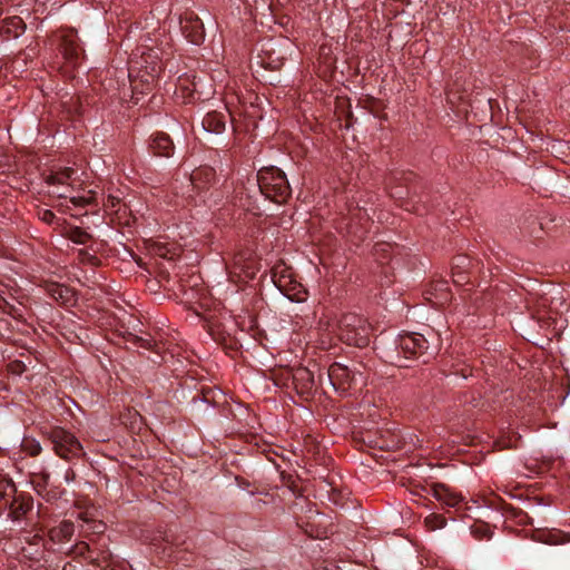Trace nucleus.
<instances>
[{
    "label": "nucleus",
    "instance_id": "obj_34",
    "mask_svg": "<svg viewBox=\"0 0 570 570\" xmlns=\"http://www.w3.org/2000/svg\"><path fill=\"white\" fill-rule=\"evenodd\" d=\"M154 252L159 257L167 258V259H173L174 255H176L175 253H171V250L167 244H160V243H156L154 245Z\"/></svg>",
    "mask_w": 570,
    "mask_h": 570
},
{
    "label": "nucleus",
    "instance_id": "obj_39",
    "mask_svg": "<svg viewBox=\"0 0 570 570\" xmlns=\"http://www.w3.org/2000/svg\"><path fill=\"white\" fill-rule=\"evenodd\" d=\"M90 529L94 532L100 533L104 531L105 524L102 522H92V525L90 527Z\"/></svg>",
    "mask_w": 570,
    "mask_h": 570
},
{
    "label": "nucleus",
    "instance_id": "obj_36",
    "mask_svg": "<svg viewBox=\"0 0 570 570\" xmlns=\"http://www.w3.org/2000/svg\"><path fill=\"white\" fill-rule=\"evenodd\" d=\"M39 217L42 222L47 224H52L56 219V215L53 214V212L49 209H43L42 212H40Z\"/></svg>",
    "mask_w": 570,
    "mask_h": 570
},
{
    "label": "nucleus",
    "instance_id": "obj_28",
    "mask_svg": "<svg viewBox=\"0 0 570 570\" xmlns=\"http://www.w3.org/2000/svg\"><path fill=\"white\" fill-rule=\"evenodd\" d=\"M471 533L474 538L479 539V540H483V539H491L492 537V531L489 527L488 523H483V522H478V523H474L473 525H471Z\"/></svg>",
    "mask_w": 570,
    "mask_h": 570
},
{
    "label": "nucleus",
    "instance_id": "obj_17",
    "mask_svg": "<svg viewBox=\"0 0 570 570\" xmlns=\"http://www.w3.org/2000/svg\"><path fill=\"white\" fill-rule=\"evenodd\" d=\"M288 271L289 267L287 266V299L296 303L305 302L307 298V291L302 284L292 278Z\"/></svg>",
    "mask_w": 570,
    "mask_h": 570
},
{
    "label": "nucleus",
    "instance_id": "obj_21",
    "mask_svg": "<svg viewBox=\"0 0 570 570\" xmlns=\"http://www.w3.org/2000/svg\"><path fill=\"white\" fill-rule=\"evenodd\" d=\"M16 492L14 483L0 476V511L7 510L9 501Z\"/></svg>",
    "mask_w": 570,
    "mask_h": 570
},
{
    "label": "nucleus",
    "instance_id": "obj_26",
    "mask_svg": "<svg viewBox=\"0 0 570 570\" xmlns=\"http://www.w3.org/2000/svg\"><path fill=\"white\" fill-rule=\"evenodd\" d=\"M286 482H287V490H289L293 495L298 500L294 503L293 507H291V509L293 510V513L296 514V508L297 507H303V504L306 503V499L304 498V495L299 492L297 485L295 484V481L292 479V475L287 472V479H286Z\"/></svg>",
    "mask_w": 570,
    "mask_h": 570
},
{
    "label": "nucleus",
    "instance_id": "obj_20",
    "mask_svg": "<svg viewBox=\"0 0 570 570\" xmlns=\"http://www.w3.org/2000/svg\"><path fill=\"white\" fill-rule=\"evenodd\" d=\"M72 552L76 556H81L88 558L91 562L99 563V561L107 562L110 558V553L107 551L101 552L100 556H94V551L90 549L88 543L86 542H78L73 548Z\"/></svg>",
    "mask_w": 570,
    "mask_h": 570
},
{
    "label": "nucleus",
    "instance_id": "obj_23",
    "mask_svg": "<svg viewBox=\"0 0 570 570\" xmlns=\"http://www.w3.org/2000/svg\"><path fill=\"white\" fill-rule=\"evenodd\" d=\"M500 510L502 511V513L504 515L514 519L520 524H530L531 523V518L525 512H523L522 510H520L518 508L512 507L511 504H509L507 502L502 501L500 503Z\"/></svg>",
    "mask_w": 570,
    "mask_h": 570
},
{
    "label": "nucleus",
    "instance_id": "obj_1",
    "mask_svg": "<svg viewBox=\"0 0 570 570\" xmlns=\"http://www.w3.org/2000/svg\"><path fill=\"white\" fill-rule=\"evenodd\" d=\"M371 327L362 316L348 313L338 321V337L347 345L363 348L370 343Z\"/></svg>",
    "mask_w": 570,
    "mask_h": 570
},
{
    "label": "nucleus",
    "instance_id": "obj_18",
    "mask_svg": "<svg viewBox=\"0 0 570 570\" xmlns=\"http://www.w3.org/2000/svg\"><path fill=\"white\" fill-rule=\"evenodd\" d=\"M433 492L436 500L443 502L449 507H458L462 501V497L460 494L452 492L444 484H435L433 488Z\"/></svg>",
    "mask_w": 570,
    "mask_h": 570
},
{
    "label": "nucleus",
    "instance_id": "obj_29",
    "mask_svg": "<svg viewBox=\"0 0 570 570\" xmlns=\"http://www.w3.org/2000/svg\"><path fill=\"white\" fill-rule=\"evenodd\" d=\"M285 266L282 264L275 265L272 269V281L281 293H285Z\"/></svg>",
    "mask_w": 570,
    "mask_h": 570
},
{
    "label": "nucleus",
    "instance_id": "obj_10",
    "mask_svg": "<svg viewBox=\"0 0 570 570\" xmlns=\"http://www.w3.org/2000/svg\"><path fill=\"white\" fill-rule=\"evenodd\" d=\"M216 181V174L214 168L208 166H202L199 168H196L190 174V183L193 187L198 190L203 191L208 189L212 185H214Z\"/></svg>",
    "mask_w": 570,
    "mask_h": 570
},
{
    "label": "nucleus",
    "instance_id": "obj_40",
    "mask_svg": "<svg viewBox=\"0 0 570 570\" xmlns=\"http://www.w3.org/2000/svg\"><path fill=\"white\" fill-rule=\"evenodd\" d=\"M65 481L66 482H70V481H73L75 478H76V473L72 469H68L65 473Z\"/></svg>",
    "mask_w": 570,
    "mask_h": 570
},
{
    "label": "nucleus",
    "instance_id": "obj_5",
    "mask_svg": "<svg viewBox=\"0 0 570 570\" xmlns=\"http://www.w3.org/2000/svg\"><path fill=\"white\" fill-rule=\"evenodd\" d=\"M429 341L423 334L406 333L395 341V352L399 366H405L402 360H415L428 354Z\"/></svg>",
    "mask_w": 570,
    "mask_h": 570
},
{
    "label": "nucleus",
    "instance_id": "obj_27",
    "mask_svg": "<svg viewBox=\"0 0 570 570\" xmlns=\"http://www.w3.org/2000/svg\"><path fill=\"white\" fill-rule=\"evenodd\" d=\"M67 237L77 244H87L91 236L80 227H72L67 232Z\"/></svg>",
    "mask_w": 570,
    "mask_h": 570
},
{
    "label": "nucleus",
    "instance_id": "obj_30",
    "mask_svg": "<svg viewBox=\"0 0 570 570\" xmlns=\"http://www.w3.org/2000/svg\"><path fill=\"white\" fill-rule=\"evenodd\" d=\"M425 524L430 530L442 529L446 524V519L443 515L432 513L425 518Z\"/></svg>",
    "mask_w": 570,
    "mask_h": 570
},
{
    "label": "nucleus",
    "instance_id": "obj_14",
    "mask_svg": "<svg viewBox=\"0 0 570 570\" xmlns=\"http://www.w3.org/2000/svg\"><path fill=\"white\" fill-rule=\"evenodd\" d=\"M532 539L544 544H561L568 541L566 534L557 529L535 530Z\"/></svg>",
    "mask_w": 570,
    "mask_h": 570
},
{
    "label": "nucleus",
    "instance_id": "obj_2",
    "mask_svg": "<svg viewBox=\"0 0 570 570\" xmlns=\"http://www.w3.org/2000/svg\"><path fill=\"white\" fill-rule=\"evenodd\" d=\"M148 58H151V55L142 57L145 62L148 65L141 67L131 65L129 68L128 77L130 79L132 98L136 102L139 100V95H146L154 90L161 70V66L158 62H148Z\"/></svg>",
    "mask_w": 570,
    "mask_h": 570
},
{
    "label": "nucleus",
    "instance_id": "obj_32",
    "mask_svg": "<svg viewBox=\"0 0 570 570\" xmlns=\"http://www.w3.org/2000/svg\"><path fill=\"white\" fill-rule=\"evenodd\" d=\"M69 202L75 207H85L95 202V194L90 190L86 196H72L69 198Z\"/></svg>",
    "mask_w": 570,
    "mask_h": 570
},
{
    "label": "nucleus",
    "instance_id": "obj_22",
    "mask_svg": "<svg viewBox=\"0 0 570 570\" xmlns=\"http://www.w3.org/2000/svg\"><path fill=\"white\" fill-rule=\"evenodd\" d=\"M75 532V525L70 521H62L58 527L50 530L52 540L58 542L68 541L71 539Z\"/></svg>",
    "mask_w": 570,
    "mask_h": 570
},
{
    "label": "nucleus",
    "instance_id": "obj_38",
    "mask_svg": "<svg viewBox=\"0 0 570 570\" xmlns=\"http://www.w3.org/2000/svg\"><path fill=\"white\" fill-rule=\"evenodd\" d=\"M139 342L141 343V346L146 348H154L157 346V344L151 340L139 338Z\"/></svg>",
    "mask_w": 570,
    "mask_h": 570
},
{
    "label": "nucleus",
    "instance_id": "obj_6",
    "mask_svg": "<svg viewBox=\"0 0 570 570\" xmlns=\"http://www.w3.org/2000/svg\"><path fill=\"white\" fill-rule=\"evenodd\" d=\"M49 439L53 444L55 452L65 460H71L83 455L82 445L79 440L62 428H55Z\"/></svg>",
    "mask_w": 570,
    "mask_h": 570
},
{
    "label": "nucleus",
    "instance_id": "obj_44",
    "mask_svg": "<svg viewBox=\"0 0 570 570\" xmlns=\"http://www.w3.org/2000/svg\"><path fill=\"white\" fill-rule=\"evenodd\" d=\"M287 451H291L292 453H296V449L295 448H291L287 445Z\"/></svg>",
    "mask_w": 570,
    "mask_h": 570
},
{
    "label": "nucleus",
    "instance_id": "obj_47",
    "mask_svg": "<svg viewBox=\"0 0 570 570\" xmlns=\"http://www.w3.org/2000/svg\"><path fill=\"white\" fill-rule=\"evenodd\" d=\"M294 529L291 527V529H286V532H293Z\"/></svg>",
    "mask_w": 570,
    "mask_h": 570
},
{
    "label": "nucleus",
    "instance_id": "obj_15",
    "mask_svg": "<svg viewBox=\"0 0 570 570\" xmlns=\"http://www.w3.org/2000/svg\"><path fill=\"white\" fill-rule=\"evenodd\" d=\"M151 150L157 156L169 157L174 151V144L166 134H157L150 145Z\"/></svg>",
    "mask_w": 570,
    "mask_h": 570
},
{
    "label": "nucleus",
    "instance_id": "obj_37",
    "mask_svg": "<svg viewBox=\"0 0 570 570\" xmlns=\"http://www.w3.org/2000/svg\"><path fill=\"white\" fill-rule=\"evenodd\" d=\"M119 203L120 199L118 197L109 195L104 205L107 209L114 210Z\"/></svg>",
    "mask_w": 570,
    "mask_h": 570
},
{
    "label": "nucleus",
    "instance_id": "obj_45",
    "mask_svg": "<svg viewBox=\"0 0 570 570\" xmlns=\"http://www.w3.org/2000/svg\"><path fill=\"white\" fill-rule=\"evenodd\" d=\"M286 188H287V191H291V186H289V184H288V183H287V185H286Z\"/></svg>",
    "mask_w": 570,
    "mask_h": 570
},
{
    "label": "nucleus",
    "instance_id": "obj_24",
    "mask_svg": "<svg viewBox=\"0 0 570 570\" xmlns=\"http://www.w3.org/2000/svg\"><path fill=\"white\" fill-rule=\"evenodd\" d=\"M24 31V23L19 17H11L4 20L3 32L9 37L17 38Z\"/></svg>",
    "mask_w": 570,
    "mask_h": 570
},
{
    "label": "nucleus",
    "instance_id": "obj_35",
    "mask_svg": "<svg viewBox=\"0 0 570 570\" xmlns=\"http://www.w3.org/2000/svg\"><path fill=\"white\" fill-rule=\"evenodd\" d=\"M9 371L12 374L21 375L27 371V365L22 361H13L9 364Z\"/></svg>",
    "mask_w": 570,
    "mask_h": 570
},
{
    "label": "nucleus",
    "instance_id": "obj_3",
    "mask_svg": "<svg viewBox=\"0 0 570 570\" xmlns=\"http://www.w3.org/2000/svg\"><path fill=\"white\" fill-rule=\"evenodd\" d=\"M262 194L277 205L285 204V174L275 166L263 167L257 174Z\"/></svg>",
    "mask_w": 570,
    "mask_h": 570
},
{
    "label": "nucleus",
    "instance_id": "obj_11",
    "mask_svg": "<svg viewBox=\"0 0 570 570\" xmlns=\"http://www.w3.org/2000/svg\"><path fill=\"white\" fill-rule=\"evenodd\" d=\"M175 95L181 97L183 101H190L195 95L200 98L199 82L196 81L195 76L184 75L178 78Z\"/></svg>",
    "mask_w": 570,
    "mask_h": 570
},
{
    "label": "nucleus",
    "instance_id": "obj_33",
    "mask_svg": "<svg viewBox=\"0 0 570 570\" xmlns=\"http://www.w3.org/2000/svg\"><path fill=\"white\" fill-rule=\"evenodd\" d=\"M294 527L295 530L304 532L306 535L313 538L314 534V528L309 522H305L302 518H296L294 520Z\"/></svg>",
    "mask_w": 570,
    "mask_h": 570
},
{
    "label": "nucleus",
    "instance_id": "obj_7",
    "mask_svg": "<svg viewBox=\"0 0 570 570\" xmlns=\"http://www.w3.org/2000/svg\"><path fill=\"white\" fill-rule=\"evenodd\" d=\"M184 36L194 45H200L205 38L204 24L194 12H186L180 19Z\"/></svg>",
    "mask_w": 570,
    "mask_h": 570
},
{
    "label": "nucleus",
    "instance_id": "obj_42",
    "mask_svg": "<svg viewBox=\"0 0 570 570\" xmlns=\"http://www.w3.org/2000/svg\"><path fill=\"white\" fill-rule=\"evenodd\" d=\"M79 517H80V519H82L85 522L89 523V519H87V518L85 517V514H83V513H80V514H79Z\"/></svg>",
    "mask_w": 570,
    "mask_h": 570
},
{
    "label": "nucleus",
    "instance_id": "obj_12",
    "mask_svg": "<svg viewBox=\"0 0 570 570\" xmlns=\"http://www.w3.org/2000/svg\"><path fill=\"white\" fill-rule=\"evenodd\" d=\"M328 379L335 389H345L351 380V371L345 365L334 363L328 367Z\"/></svg>",
    "mask_w": 570,
    "mask_h": 570
},
{
    "label": "nucleus",
    "instance_id": "obj_41",
    "mask_svg": "<svg viewBox=\"0 0 570 570\" xmlns=\"http://www.w3.org/2000/svg\"><path fill=\"white\" fill-rule=\"evenodd\" d=\"M52 193H53V195H56L59 198H67L68 197L67 193H65V191H58L57 190V191H52Z\"/></svg>",
    "mask_w": 570,
    "mask_h": 570
},
{
    "label": "nucleus",
    "instance_id": "obj_25",
    "mask_svg": "<svg viewBox=\"0 0 570 570\" xmlns=\"http://www.w3.org/2000/svg\"><path fill=\"white\" fill-rule=\"evenodd\" d=\"M294 387L297 389V382H302V389H309L313 382L311 372L305 367H298L292 373Z\"/></svg>",
    "mask_w": 570,
    "mask_h": 570
},
{
    "label": "nucleus",
    "instance_id": "obj_8",
    "mask_svg": "<svg viewBox=\"0 0 570 570\" xmlns=\"http://www.w3.org/2000/svg\"><path fill=\"white\" fill-rule=\"evenodd\" d=\"M230 112L226 107L223 111L213 110L206 114L202 120V127L206 132L219 135L225 131Z\"/></svg>",
    "mask_w": 570,
    "mask_h": 570
},
{
    "label": "nucleus",
    "instance_id": "obj_4",
    "mask_svg": "<svg viewBox=\"0 0 570 570\" xmlns=\"http://www.w3.org/2000/svg\"><path fill=\"white\" fill-rule=\"evenodd\" d=\"M258 271L259 262L249 248L237 250L228 266L229 278L234 283H246L255 278Z\"/></svg>",
    "mask_w": 570,
    "mask_h": 570
},
{
    "label": "nucleus",
    "instance_id": "obj_19",
    "mask_svg": "<svg viewBox=\"0 0 570 570\" xmlns=\"http://www.w3.org/2000/svg\"><path fill=\"white\" fill-rule=\"evenodd\" d=\"M73 174L75 170L71 167L59 168L46 177V183L50 186H69L68 181L72 178Z\"/></svg>",
    "mask_w": 570,
    "mask_h": 570
},
{
    "label": "nucleus",
    "instance_id": "obj_43",
    "mask_svg": "<svg viewBox=\"0 0 570 570\" xmlns=\"http://www.w3.org/2000/svg\"><path fill=\"white\" fill-rule=\"evenodd\" d=\"M286 368H287V381L289 380V370H291V366L287 364L286 365Z\"/></svg>",
    "mask_w": 570,
    "mask_h": 570
},
{
    "label": "nucleus",
    "instance_id": "obj_31",
    "mask_svg": "<svg viewBox=\"0 0 570 570\" xmlns=\"http://www.w3.org/2000/svg\"><path fill=\"white\" fill-rule=\"evenodd\" d=\"M22 450L31 456H37L41 453V445L33 439H24Z\"/></svg>",
    "mask_w": 570,
    "mask_h": 570
},
{
    "label": "nucleus",
    "instance_id": "obj_9",
    "mask_svg": "<svg viewBox=\"0 0 570 570\" xmlns=\"http://www.w3.org/2000/svg\"><path fill=\"white\" fill-rule=\"evenodd\" d=\"M59 38L65 59L72 65L76 63L80 52L77 33L73 30H61Z\"/></svg>",
    "mask_w": 570,
    "mask_h": 570
},
{
    "label": "nucleus",
    "instance_id": "obj_16",
    "mask_svg": "<svg viewBox=\"0 0 570 570\" xmlns=\"http://www.w3.org/2000/svg\"><path fill=\"white\" fill-rule=\"evenodd\" d=\"M30 509L31 503L29 500H26L22 497H17L16 494L11 498L7 508V510H9L8 515L13 521H19Z\"/></svg>",
    "mask_w": 570,
    "mask_h": 570
},
{
    "label": "nucleus",
    "instance_id": "obj_46",
    "mask_svg": "<svg viewBox=\"0 0 570 570\" xmlns=\"http://www.w3.org/2000/svg\"><path fill=\"white\" fill-rule=\"evenodd\" d=\"M294 529L291 527V529H286V532H293Z\"/></svg>",
    "mask_w": 570,
    "mask_h": 570
},
{
    "label": "nucleus",
    "instance_id": "obj_13",
    "mask_svg": "<svg viewBox=\"0 0 570 570\" xmlns=\"http://www.w3.org/2000/svg\"><path fill=\"white\" fill-rule=\"evenodd\" d=\"M47 293L60 304L67 305L73 303L75 292L61 284L51 283L47 285Z\"/></svg>",
    "mask_w": 570,
    "mask_h": 570
}]
</instances>
